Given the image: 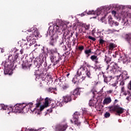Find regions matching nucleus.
Instances as JSON below:
<instances>
[{"label": "nucleus", "mask_w": 131, "mask_h": 131, "mask_svg": "<svg viewBox=\"0 0 131 131\" xmlns=\"http://www.w3.org/2000/svg\"><path fill=\"white\" fill-rule=\"evenodd\" d=\"M92 70H89L84 64L81 66L77 72V75H78L76 78L73 79V82L74 84H77L78 83H80L85 79L86 77L92 79L93 78V75L91 73Z\"/></svg>", "instance_id": "obj_1"}, {"label": "nucleus", "mask_w": 131, "mask_h": 131, "mask_svg": "<svg viewBox=\"0 0 131 131\" xmlns=\"http://www.w3.org/2000/svg\"><path fill=\"white\" fill-rule=\"evenodd\" d=\"M63 28V27L62 26H58V25H55L53 27L54 31H55V33L53 34V35L51 36L50 37V45L51 46H52V47H54L55 44L57 42V40L59 39V35L62 34V32H63V30L62 29Z\"/></svg>", "instance_id": "obj_2"}, {"label": "nucleus", "mask_w": 131, "mask_h": 131, "mask_svg": "<svg viewBox=\"0 0 131 131\" xmlns=\"http://www.w3.org/2000/svg\"><path fill=\"white\" fill-rule=\"evenodd\" d=\"M27 105L24 103L16 104L13 107H11L12 112L14 113H25Z\"/></svg>", "instance_id": "obj_3"}, {"label": "nucleus", "mask_w": 131, "mask_h": 131, "mask_svg": "<svg viewBox=\"0 0 131 131\" xmlns=\"http://www.w3.org/2000/svg\"><path fill=\"white\" fill-rule=\"evenodd\" d=\"M110 112H116L117 115L120 116V114H122L124 112V108L120 107L118 105H112L108 107Z\"/></svg>", "instance_id": "obj_4"}, {"label": "nucleus", "mask_w": 131, "mask_h": 131, "mask_svg": "<svg viewBox=\"0 0 131 131\" xmlns=\"http://www.w3.org/2000/svg\"><path fill=\"white\" fill-rule=\"evenodd\" d=\"M120 68V67L118 66V64L114 62H112L110 65L107 66L106 70H109L112 73H113L114 74H117V73H118V69Z\"/></svg>", "instance_id": "obj_5"}, {"label": "nucleus", "mask_w": 131, "mask_h": 131, "mask_svg": "<svg viewBox=\"0 0 131 131\" xmlns=\"http://www.w3.org/2000/svg\"><path fill=\"white\" fill-rule=\"evenodd\" d=\"M27 33L28 35L27 37H29V39H32V38H34V36L35 37L39 36V32H38V31L34 30L32 28L30 30H28L27 31Z\"/></svg>", "instance_id": "obj_6"}, {"label": "nucleus", "mask_w": 131, "mask_h": 131, "mask_svg": "<svg viewBox=\"0 0 131 131\" xmlns=\"http://www.w3.org/2000/svg\"><path fill=\"white\" fill-rule=\"evenodd\" d=\"M32 60H33V57H31L30 56L28 57L27 62H23L21 64L23 69L26 70V69H29L30 68V66L32 65L31 63H32Z\"/></svg>", "instance_id": "obj_7"}, {"label": "nucleus", "mask_w": 131, "mask_h": 131, "mask_svg": "<svg viewBox=\"0 0 131 131\" xmlns=\"http://www.w3.org/2000/svg\"><path fill=\"white\" fill-rule=\"evenodd\" d=\"M67 127H68V125L66 122L64 121L57 125L55 131H65L67 129Z\"/></svg>", "instance_id": "obj_8"}, {"label": "nucleus", "mask_w": 131, "mask_h": 131, "mask_svg": "<svg viewBox=\"0 0 131 131\" xmlns=\"http://www.w3.org/2000/svg\"><path fill=\"white\" fill-rule=\"evenodd\" d=\"M90 59L92 61V62H94L97 68H102V67H101V64H99L98 66V64H100V61H99V57H98V56L96 55H93L90 57Z\"/></svg>", "instance_id": "obj_9"}, {"label": "nucleus", "mask_w": 131, "mask_h": 131, "mask_svg": "<svg viewBox=\"0 0 131 131\" xmlns=\"http://www.w3.org/2000/svg\"><path fill=\"white\" fill-rule=\"evenodd\" d=\"M58 58L57 59V58L55 56H51L50 58V60L52 63H53V66H55L62 60V56L60 55V53H58Z\"/></svg>", "instance_id": "obj_10"}, {"label": "nucleus", "mask_w": 131, "mask_h": 131, "mask_svg": "<svg viewBox=\"0 0 131 131\" xmlns=\"http://www.w3.org/2000/svg\"><path fill=\"white\" fill-rule=\"evenodd\" d=\"M50 101V98L48 97H46L45 99V103L43 105L39 106V107L35 108V109H37L38 110H40V111H42L45 108H47V107H49V101Z\"/></svg>", "instance_id": "obj_11"}, {"label": "nucleus", "mask_w": 131, "mask_h": 131, "mask_svg": "<svg viewBox=\"0 0 131 131\" xmlns=\"http://www.w3.org/2000/svg\"><path fill=\"white\" fill-rule=\"evenodd\" d=\"M13 56V55H9L8 59L11 62H12V63H14L15 62H17V61H18V58H19V53L15 52Z\"/></svg>", "instance_id": "obj_12"}, {"label": "nucleus", "mask_w": 131, "mask_h": 131, "mask_svg": "<svg viewBox=\"0 0 131 131\" xmlns=\"http://www.w3.org/2000/svg\"><path fill=\"white\" fill-rule=\"evenodd\" d=\"M62 102H64V103H70L72 102V96L70 95H67L62 97Z\"/></svg>", "instance_id": "obj_13"}, {"label": "nucleus", "mask_w": 131, "mask_h": 131, "mask_svg": "<svg viewBox=\"0 0 131 131\" xmlns=\"http://www.w3.org/2000/svg\"><path fill=\"white\" fill-rule=\"evenodd\" d=\"M112 16L110 15L108 17V24L111 26V27H113L114 26H118L119 25V23L112 20Z\"/></svg>", "instance_id": "obj_14"}, {"label": "nucleus", "mask_w": 131, "mask_h": 131, "mask_svg": "<svg viewBox=\"0 0 131 131\" xmlns=\"http://www.w3.org/2000/svg\"><path fill=\"white\" fill-rule=\"evenodd\" d=\"M62 32L64 37H67V36H68V39H69L71 37H72V35H73V34H72V33H70V31H69V30L67 29H63Z\"/></svg>", "instance_id": "obj_15"}, {"label": "nucleus", "mask_w": 131, "mask_h": 131, "mask_svg": "<svg viewBox=\"0 0 131 131\" xmlns=\"http://www.w3.org/2000/svg\"><path fill=\"white\" fill-rule=\"evenodd\" d=\"M35 75H36V78H43V76H45V73L41 71L39 73V70H36L35 72Z\"/></svg>", "instance_id": "obj_16"}, {"label": "nucleus", "mask_w": 131, "mask_h": 131, "mask_svg": "<svg viewBox=\"0 0 131 131\" xmlns=\"http://www.w3.org/2000/svg\"><path fill=\"white\" fill-rule=\"evenodd\" d=\"M70 95L72 97L73 96L74 97L73 100H75V99L77 98V96H79V95H80V93L79 92V89L77 88L75 89L73 91L71 92Z\"/></svg>", "instance_id": "obj_17"}, {"label": "nucleus", "mask_w": 131, "mask_h": 131, "mask_svg": "<svg viewBox=\"0 0 131 131\" xmlns=\"http://www.w3.org/2000/svg\"><path fill=\"white\" fill-rule=\"evenodd\" d=\"M103 77L104 78V81L105 83H108V82H110L112 79H114V77L110 76H106L104 75H103Z\"/></svg>", "instance_id": "obj_18"}, {"label": "nucleus", "mask_w": 131, "mask_h": 131, "mask_svg": "<svg viewBox=\"0 0 131 131\" xmlns=\"http://www.w3.org/2000/svg\"><path fill=\"white\" fill-rule=\"evenodd\" d=\"M112 102V100L111 99V97H106L103 102V105H107L108 104H110Z\"/></svg>", "instance_id": "obj_19"}, {"label": "nucleus", "mask_w": 131, "mask_h": 131, "mask_svg": "<svg viewBox=\"0 0 131 131\" xmlns=\"http://www.w3.org/2000/svg\"><path fill=\"white\" fill-rule=\"evenodd\" d=\"M98 102V100H90L89 103V105L90 107H95L97 105V103Z\"/></svg>", "instance_id": "obj_20"}, {"label": "nucleus", "mask_w": 131, "mask_h": 131, "mask_svg": "<svg viewBox=\"0 0 131 131\" xmlns=\"http://www.w3.org/2000/svg\"><path fill=\"white\" fill-rule=\"evenodd\" d=\"M80 116V113L78 112H76L73 115V120H78Z\"/></svg>", "instance_id": "obj_21"}, {"label": "nucleus", "mask_w": 131, "mask_h": 131, "mask_svg": "<svg viewBox=\"0 0 131 131\" xmlns=\"http://www.w3.org/2000/svg\"><path fill=\"white\" fill-rule=\"evenodd\" d=\"M27 38H28V40H29L28 43L30 47H31V46L35 43V39L34 38H32L31 39H30L29 37H27Z\"/></svg>", "instance_id": "obj_22"}, {"label": "nucleus", "mask_w": 131, "mask_h": 131, "mask_svg": "<svg viewBox=\"0 0 131 131\" xmlns=\"http://www.w3.org/2000/svg\"><path fill=\"white\" fill-rule=\"evenodd\" d=\"M42 98L40 97L39 99H37L36 100L37 103H36V108H39V106H40L41 104V101H42Z\"/></svg>", "instance_id": "obj_23"}, {"label": "nucleus", "mask_w": 131, "mask_h": 131, "mask_svg": "<svg viewBox=\"0 0 131 131\" xmlns=\"http://www.w3.org/2000/svg\"><path fill=\"white\" fill-rule=\"evenodd\" d=\"M74 122L76 126H77L78 128H80V126H81V122H80L79 120H74Z\"/></svg>", "instance_id": "obj_24"}, {"label": "nucleus", "mask_w": 131, "mask_h": 131, "mask_svg": "<svg viewBox=\"0 0 131 131\" xmlns=\"http://www.w3.org/2000/svg\"><path fill=\"white\" fill-rule=\"evenodd\" d=\"M109 51L108 52L110 53V51H113L115 48H116V45L113 43H110L109 45Z\"/></svg>", "instance_id": "obj_25"}, {"label": "nucleus", "mask_w": 131, "mask_h": 131, "mask_svg": "<svg viewBox=\"0 0 131 131\" xmlns=\"http://www.w3.org/2000/svg\"><path fill=\"white\" fill-rule=\"evenodd\" d=\"M20 46L22 48H23V47L27 48V41L25 40H22L20 43Z\"/></svg>", "instance_id": "obj_26"}, {"label": "nucleus", "mask_w": 131, "mask_h": 131, "mask_svg": "<svg viewBox=\"0 0 131 131\" xmlns=\"http://www.w3.org/2000/svg\"><path fill=\"white\" fill-rule=\"evenodd\" d=\"M83 64H84V65H86V66L87 67H88V68H91H91H93V70H95V67H94L91 66V65H90V64H89V63H88V62H87L86 61H83Z\"/></svg>", "instance_id": "obj_27"}, {"label": "nucleus", "mask_w": 131, "mask_h": 131, "mask_svg": "<svg viewBox=\"0 0 131 131\" xmlns=\"http://www.w3.org/2000/svg\"><path fill=\"white\" fill-rule=\"evenodd\" d=\"M94 15H97V16H99V15H101L102 14V10H101L100 9H97L96 11L94 12Z\"/></svg>", "instance_id": "obj_28"}, {"label": "nucleus", "mask_w": 131, "mask_h": 131, "mask_svg": "<svg viewBox=\"0 0 131 131\" xmlns=\"http://www.w3.org/2000/svg\"><path fill=\"white\" fill-rule=\"evenodd\" d=\"M0 108L3 110H7V109H8V106L5 105L4 104H0Z\"/></svg>", "instance_id": "obj_29"}, {"label": "nucleus", "mask_w": 131, "mask_h": 131, "mask_svg": "<svg viewBox=\"0 0 131 131\" xmlns=\"http://www.w3.org/2000/svg\"><path fill=\"white\" fill-rule=\"evenodd\" d=\"M43 63L45 64H46V63H47V62L43 60H39V64L38 65V68H39V67H41L42 64H43Z\"/></svg>", "instance_id": "obj_30"}, {"label": "nucleus", "mask_w": 131, "mask_h": 131, "mask_svg": "<svg viewBox=\"0 0 131 131\" xmlns=\"http://www.w3.org/2000/svg\"><path fill=\"white\" fill-rule=\"evenodd\" d=\"M69 84H65L62 86L63 90H67V89H69Z\"/></svg>", "instance_id": "obj_31"}, {"label": "nucleus", "mask_w": 131, "mask_h": 131, "mask_svg": "<svg viewBox=\"0 0 131 131\" xmlns=\"http://www.w3.org/2000/svg\"><path fill=\"white\" fill-rule=\"evenodd\" d=\"M87 15H95V11L90 10L87 12Z\"/></svg>", "instance_id": "obj_32"}, {"label": "nucleus", "mask_w": 131, "mask_h": 131, "mask_svg": "<svg viewBox=\"0 0 131 131\" xmlns=\"http://www.w3.org/2000/svg\"><path fill=\"white\" fill-rule=\"evenodd\" d=\"M124 27L126 28V27H128V26H129V24L128 23V20H127L126 21H125L124 23Z\"/></svg>", "instance_id": "obj_33"}, {"label": "nucleus", "mask_w": 131, "mask_h": 131, "mask_svg": "<svg viewBox=\"0 0 131 131\" xmlns=\"http://www.w3.org/2000/svg\"><path fill=\"white\" fill-rule=\"evenodd\" d=\"M110 113H108V112H106L105 114H104V117L105 118H109V117L110 116Z\"/></svg>", "instance_id": "obj_34"}, {"label": "nucleus", "mask_w": 131, "mask_h": 131, "mask_svg": "<svg viewBox=\"0 0 131 131\" xmlns=\"http://www.w3.org/2000/svg\"><path fill=\"white\" fill-rule=\"evenodd\" d=\"M2 65H3L4 67H8V62H7V61H3Z\"/></svg>", "instance_id": "obj_35"}, {"label": "nucleus", "mask_w": 131, "mask_h": 131, "mask_svg": "<svg viewBox=\"0 0 131 131\" xmlns=\"http://www.w3.org/2000/svg\"><path fill=\"white\" fill-rule=\"evenodd\" d=\"M104 61L106 63V64H108L111 61V59H109V58L108 57H106V58L104 59Z\"/></svg>", "instance_id": "obj_36"}, {"label": "nucleus", "mask_w": 131, "mask_h": 131, "mask_svg": "<svg viewBox=\"0 0 131 131\" xmlns=\"http://www.w3.org/2000/svg\"><path fill=\"white\" fill-rule=\"evenodd\" d=\"M54 91H55V88H49L48 89V92L49 93H53V92H54Z\"/></svg>", "instance_id": "obj_37"}, {"label": "nucleus", "mask_w": 131, "mask_h": 131, "mask_svg": "<svg viewBox=\"0 0 131 131\" xmlns=\"http://www.w3.org/2000/svg\"><path fill=\"white\" fill-rule=\"evenodd\" d=\"M88 38L89 39H91V40H93V41H96V38L95 37H93V36H89L88 37Z\"/></svg>", "instance_id": "obj_38"}, {"label": "nucleus", "mask_w": 131, "mask_h": 131, "mask_svg": "<svg viewBox=\"0 0 131 131\" xmlns=\"http://www.w3.org/2000/svg\"><path fill=\"white\" fill-rule=\"evenodd\" d=\"M84 27L85 30H89L90 29V25H84Z\"/></svg>", "instance_id": "obj_39"}, {"label": "nucleus", "mask_w": 131, "mask_h": 131, "mask_svg": "<svg viewBox=\"0 0 131 131\" xmlns=\"http://www.w3.org/2000/svg\"><path fill=\"white\" fill-rule=\"evenodd\" d=\"M92 53V50L89 49L85 51V54H91Z\"/></svg>", "instance_id": "obj_40"}, {"label": "nucleus", "mask_w": 131, "mask_h": 131, "mask_svg": "<svg viewBox=\"0 0 131 131\" xmlns=\"http://www.w3.org/2000/svg\"><path fill=\"white\" fill-rule=\"evenodd\" d=\"M54 108H55V105H52V107L50 108V110H48L47 111H50L51 113V112H53V109H54Z\"/></svg>", "instance_id": "obj_41"}, {"label": "nucleus", "mask_w": 131, "mask_h": 131, "mask_svg": "<svg viewBox=\"0 0 131 131\" xmlns=\"http://www.w3.org/2000/svg\"><path fill=\"white\" fill-rule=\"evenodd\" d=\"M104 42H105V40H103L102 39H100L99 40V43L100 45H103V43H104Z\"/></svg>", "instance_id": "obj_42"}, {"label": "nucleus", "mask_w": 131, "mask_h": 131, "mask_svg": "<svg viewBox=\"0 0 131 131\" xmlns=\"http://www.w3.org/2000/svg\"><path fill=\"white\" fill-rule=\"evenodd\" d=\"M86 14H88V12H86V11H85L81 14V17H83V16H85V15H86Z\"/></svg>", "instance_id": "obj_43"}, {"label": "nucleus", "mask_w": 131, "mask_h": 131, "mask_svg": "<svg viewBox=\"0 0 131 131\" xmlns=\"http://www.w3.org/2000/svg\"><path fill=\"white\" fill-rule=\"evenodd\" d=\"M83 49H84V47L83 46H79L78 47V49L79 50V51H82L83 50Z\"/></svg>", "instance_id": "obj_44"}, {"label": "nucleus", "mask_w": 131, "mask_h": 131, "mask_svg": "<svg viewBox=\"0 0 131 131\" xmlns=\"http://www.w3.org/2000/svg\"><path fill=\"white\" fill-rule=\"evenodd\" d=\"M113 93V90H109L107 91V94L110 95V94H112Z\"/></svg>", "instance_id": "obj_45"}, {"label": "nucleus", "mask_w": 131, "mask_h": 131, "mask_svg": "<svg viewBox=\"0 0 131 131\" xmlns=\"http://www.w3.org/2000/svg\"><path fill=\"white\" fill-rule=\"evenodd\" d=\"M64 40H66V38L62 39L61 42L60 43V45L62 46V45L64 44Z\"/></svg>", "instance_id": "obj_46"}, {"label": "nucleus", "mask_w": 131, "mask_h": 131, "mask_svg": "<svg viewBox=\"0 0 131 131\" xmlns=\"http://www.w3.org/2000/svg\"><path fill=\"white\" fill-rule=\"evenodd\" d=\"M50 52L51 54H53V53H57V49H55V50H51Z\"/></svg>", "instance_id": "obj_47"}, {"label": "nucleus", "mask_w": 131, "mask_h": 131, "mask_svg": "<svg viewBox=\"0 0 131 131\" xmlns=\"http://www.w3.org/2000/svg\"><path fill=\"white\" fill-rule=\"evenodd\" d=\"M72 47H74L75 46V40H73V43L72 44Z\"/></svg>", "instance_id": "obj_48"}, {"label": "nucleus", "mask_w": 131, "mask_h": 131, "mask_svg": "<svg viewBox=\"0 0 131 131\" xmlns=\"http://www.w3.org/2000/svg\"><path fill=\"white\" fill-rule=\"evenodd\" d=\"M120 85H124V82L123 81H121Z\"/></svg>", "instance_id": "obj_49"}, {"label": "nucleus", "mask_w": 131, "mask_h": 131, "mask_svg": "<svg viewBox=\"0 0 131 131\" xmlns=\"http://www.w3.org/2000/svg\"><path fill=\"white\" fill-rule=\"evenodd\" d=\"M113 58H114L115 59L117 58V55H116V53H115L113 55Z\"/></svg>", "instance_id": "obj_50"}, {"label": "nucleus", "mask_w": 131, "mask_h": 131, "mask_svg": "<svg viewBox=\"0 0 131 131\" xmlns=\"http://www.w3.org/2000/svg\"><path fill=\"white\" fill-rule=\"evenodd\" d=\"M27 131H35V129H32V128H31V129H27Z\"/></svg>", "instance_id": "obj_51"}, {"label": "nucleus", "mask_w": 131, "mask_h": 131, "mask_svg": "<svg viewBox=\"0 0 131 131\" xmlns=\"http://www.w3.org/2000/svg\"><path fill=\"white\" fill-rule=\"evenodd\" d=\"M117 103H118V100L115 99L114 102V104L115 105V104H116Z\"/></svg>", "instance_id": "obj_52"}, {"label": "nucleus", "mask_w": 131, "mask_h": 131, "mask_svg": "<svg viewBox=\"0 0 131 131\" xmlns=\"http://www.w3.org/2000/svg\"><path fill=\"white\" fill-rule=\"evenodd\" d=\"M62 79H63V78H62V77L58 78V80L60 82H62Z\"/></svg>", "instance_id": "obj_53"}, {"label": "nucleus", "mask_w": 131, "mask_h": 131, "mask_svg": "<svg viewBox=\"0 0 131 131\" xmlns=\"http://www.w3.org/2000/svg\"><path fill=\"white\" fill-rule=\"evenodd\" d=\"M121 76V74H120L119 75H116V77L118 79V78H119V77H120Z\"/></svg>", "instance_id": "obj_54"}, {"label": "nucleus", "mask_w": 131, "mask_h": 131, "mask_svg": "<svg viewBox=\"0 0 131 131\" xmlns=\"http://www.w3.org/2000/svg\"><path fill=\"white\" fill-rule=\"evenodd\" d=\"M63 48H64L63 49V51H67V47H66V46H64Z\"/></svg>", "instance_id": "obj_55"}, {"label": "nucleus", "mask_w": 131, "mask_h": 131, "mask_svg": "<svg viewBox=\"0 0 131 131\" xmlns=\"http://www.w3.org/2000/svg\"><path fill=\"white\" fill-rule=\"evenodd\" d=\"M112 14H113V15H116V11H113L112 12Z\"/></svg>", "instance_id": "obj_56"}, {"label": "nucleus", "mask_w": 131, "mask_h": 131, "mask_svg": "<svg viewBox=\"0 0 131 131\" xmlns=\"http://www.w3.org/2000/svg\"><path fill=\"white\" fill-rule=\"evenodd\" d=\"M121 91L123 93H124V88L123 86L121 88Z\"/></svg>", "instance_id": "obj_57"}, {"label": "nucleus", "mask_w": 131, "mask_h": 131, "mask_svg": "<svg viewBox=\"0 0 131 131\" xmlns=\"http://www.w3.org/2000/svg\"><path fill=\"white\" fill-rule=\"evenodd\" d=\"M20 53L21 55H22V54H23V50H20Z\"/></svg>", "instance_id": "obj_58"}, {"label": "nucleus", "mask_w": 131, "mask_h": 131, "mask_svg": "<svg viewBox=\"0 0 131 131\" xmlns=\"http://www.w3.org/2000/svg\"><path fill=\"white\" fill-rule=\"evenodd\" d=\"M105 17H106V15H104V16L101 18L102 20H104V19H105Z\"/></svg>", "instance_id": "obj_59"}, {"label": "nucleus", "mask_w": 131, "mask_h": 131, "mask_svg": "<svg viewBox=\"0 0 131 131\" xmlns=\"http://www.w3.org/2000/svg\"><path fill=\"white\" fill-rule=\"evenodd\" d=\"M69 75H70V73H68L67 75V77L69 78Z\"/></svg>", "instance_id": "obj_60"}, {"label": "nucleus", "mask_w": 131, "mask_h": 131, "mask_svg": "<svg viewBox=\"0 0 131 131\" xmlns=\"http://www.w3.org/2000/svg\"><path fill=\"white\" fill-rule=\"evenodd\" d=\"M113 86H116V83H114L112 84Z\"/></svg>", "instance_id": "obj_61"}, {"label": "nucleus", "mask_w": 131, "mask_h": 131, "mask_svg": "<svg viewBox=\"0 0 131 131\" xmlns=\"http://www.w3.org/2000/svg\"><path fill=\"white\" fill-rule=\"evenodd\" d=\"M40 131H46V130H43V128L40 129Z\"/></svg>", "instance_id": "obj_62"}, {"label": "nucleus", "mask_w": 131, "mask_h": 131, "mask_svg": "<svg viewBox=\"0 0 131 131\" xmlns=\"http://www.w3.org/2000/svg\"><path fill=\"white\" fill-rule=\"evenodd\" d=\"M1 53H4V49H1Z\"/></svg>", "instance_id": "obj_63"}, {"label": "nucleus", "mask_w": 131, "mask_h": 131, "mask_svg": "<svg viewBox=\"0 0 131 131\" xmlns=\"http://www.w3.org/2000/svg\"><path fill=\"white\" fill-rule=\"evenodd\" d=\"M78 36V33H76V37H77Z\"/></svg>", "instance_id": "obj_64"}]
</instances>
